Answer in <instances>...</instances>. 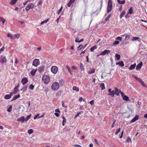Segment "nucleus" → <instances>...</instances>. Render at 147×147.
Instances as JSON below:
<instances>
[{
    "mask_svg": "<svg viewBox=\"0 0 147 147\" xmlns=\"http://www.w3.org/2000/svg\"><path fill=\"white\" fill-rule=\"evenodd\" d=\"M59 83L61 86H63L64 84V82L63 79H61L59 81Z\"/></svg>",
    "mask_w": 147,
    "mask_h": 147,
    "instance_id": "obj_37",
    "label": "nucleus"
},
{
    "mask_svg": "<svg viewBox=\"0 0 147 147\" xmlns=\"http://www.w3.org/2000/svg\"><path fill=\"white\" fill-rule=\"evenodd\" d=\"M100 3L101 4L100 8L99 9H97L96 11L93 13V14H95L96 16H97L98 14L101 10V9L102 7V0L100 1Z\"/></svg>",
    "mask_w": 147,
    "mask_h": 147,
    "instance_id": "obj_4",
    "label": "nucleus"
},
{
    "mask_svg": "<svg viewBox=\"0 0 147 147\" xmlns=\"http://www.w3.org/2000/svg\"><path fill=\"white\" fill-rule=\"evenodd\" d=\"M113 9V7L107 6V12L110 13Z\"/></svg>",
    "mask_w": 147,
    "mask_h": 147,
    "instance_id": "obj_23",
    "label": "nucleus"
},
{
    "mask_svg": "<svg viewBox=\"0 0 147 147\" xmlns=\"http://www.w3.org/2000/svg\"><path fill=\"white\" fill-rule=\"evenodd\" d=\"M129 13L131 14L133 13V10L132 7H130L128 11V12Z\"/></svg>",
    "mask_w": 147,
    "mask_h": 147,
    "instance_id": "obj_43",
    "label": "nucleus"
},
{
    "mask_svg": "<svg viewBox=\"0 0 147 147\" xmlns=\"http://www.w3.org/2000/svg\"><path fill=\"white\" fill-rule=\"evenodd\" d=\"M80 68L81 70H84L83 64L81 63H80Z\"/></svg>",
    "mask_w": 147,
    "mask_h": 147,
    "instance_id": "obj_49",
    "label": "nucleus"
},
{
    "mask_svg": "<svg viewBox=\"0 0 147 147\" xmlns=\"http://www.w3.org/2000/svg\"><path fill=\"white\" fill-rule=\"evenodd\" d=\"M115 94H116L117 96H119V90L118 89V88L115 87Z\"/></svg>",
    "mask_w": 147,
    "mask_h": 147,
    "instance_id": "obj_21",
    "label": "nucleus"
},
{
    "mask_svg": "<svg viewBox=\"0 0 147 147\" xmlns=\"http://www.w3.org/2000/svg\"><path fill=\"white\" fill-rule=\"evenodd\" d=\"M117 2L119 4H124L125 2V0H123L121 1L120 0H117Z\"/></svg>",
    "mask_w": 147,
    "mask_h": 147,
    "instance_id": "obj_31",
    "label": "nucleus"
},
{
    "mask_svg": "<svg viewBox=\"0 0 147 147\" xmlns=\"http://www.w3.org/2000/svg\"><path fill=\"white\" fill-rule=\"evenodd\" d=\"M109 94V95H110L112 97L114 96L115 95V91L114 90H111V89H109L108 91Z\"/></svg>",
    "mask_w": 147,
    "mask_h": 147,
    "instance_id": "obj_9",
    "label": "nucleus"
},
{
    "mask_svg": "<svg viewBox=\"0 0 147 147\" xmlns=\"http://www.w3.org/2000/svg\"><path fill=\"white\" fill-rule=\"evenodd\" d=\"M28 81V78L26 77H24L22 79L21 82L23 85H25Z\"/></svg>",
    "mask_w": 147,
    "mask_h": 147,
    "instance_id": "obj_8",
    "label": "nucleus"
},
{
    "mask_svg": "<svg viewBox=\"0 0 147 147\" xmlns=\"http://www.w3.org/2000/svg\"><path fill=\"white\" fill-rule=\"evenodd\" d=\"M97 47L96 45H95L90 48V51L92 52H93L94 49H96Z\"/></svg>",
    "mask_w": 147,
    "mask_h": 147,
    "instance_id": "obj_27",
    "label": "nucleus"
},
{
    "mask_svg": "<svg viewBox=\"0 0 147 147\" xmlns=\"http://www.w3.org/2000/svg\"><path fill=\"white\" fill-rule=\"evenodd\" d=\"M136 65V63H134V64L131 65L129 68V70H132L134 69Z\"/></svg>",
    "mask_w": 147,
    "mask_h": 147,
    "instance_id": "obj_19",
    "label": "nucleus"
},
{
    "mask_svg": "<svg viewBox=\"0 0 147 147\" xmlns=\"http://www.w3.org/2000/svg\"><path fill=\"white\" fill-rule=\"evenodd\" d=\"M120 128L117 129L115 133V134L116 135H117L120 132Z\"/></svg>",
    "mask_w": 147,
    "mask_h": 147,
    "instance_id": "obj_51",
    "label": "nucleus"
},
{
    "mask_svg": "<svg viewBox=\"0 0 147 147\" xmlns=\"http://www.w3.org/2000/svg\"><path fill=\"white\" fill-rule=\"evenodd\" d=\"M39 115H40L39 114H37L36 115L34 116V120L36 119L38 117Z\"/></svg>",
    "mask_w": 147,
    "mask_h": 147,
    "instance_id": "obj_59",
    "label": "nucleus"
},
{
    "mask_svg": "<svg viewBox=\"0 0 147 147\" xmlns=\"http://www.w3.org/2000/svg\"><path fill=\"white\" fill-rule=\"evenodd\" d=\"M31 115V114H30L27 116L26 118L25 119V121H27L29 119H30V118Z\"/></svg>",
    "mask_w": 147,
    "mask_h": 147,
    "instance_id": "obj_34",
    "label": "nucleus"
},
{
    "mask_svg": "<svg viewBox=\"0 0 147 147\" xmlns=\"http://www.w3.org/2000/svg\"><path fill=\"white\" fill-rule=\"evenodd\" d=\"M115 121H116V120H115L114 121H113V124L111 126V127L112 128H113L114 127V125L115 124Z\"/></svg>",
    "mask_w": 147,
    "mask_h": 147,
    "instance_id": "obj_61",
    "label": "nucleus"
},
{
    "mask_svg": "<svg viewBox=\"0 0 147 147\" xmlns=\"http://www.w3.org/2000/svg\"><path fill=\"white\" fill-rule=\"evenodd\" d=\"M62 118L63 119L62 121V125H63L64 126L66 122V119L65 117L63 116L62 117Z\"/></svg>",
    "mask_w": 147,
    "mask_h": 147,
    "instance_id": "obj_26",
    "label": "nucleus"
},
{
    "mask_svg": "<svg viewBox=\"0 0 147 147\" xmlns=\"http://www.w3.org/2000/svg\"><path fill=\"white\" fill-rule=\"evenodd\" d=\"M119 65L121 67H123L124 66V64L123 61H119Z\"/></svg>",
    "mask_w": 147,
    "mask_h": 147,
    "instance_id": "obj_42",
    "label": "nucleus"
},
{
    "mask_svg": "<svg viewBox=\"0 0 147 147\" xmlns=\"http://www.w3.org/2000/svg\"><path fill=\"white\" fill-rule=\"evenodd\" d=\"M42 81L45 84H48L50 81V79L49 76L48 75H44L42 78Z\"/></svg>",
    "mask_w": 147,
    "mask_h": 147,
    "instance_id": "obj_2",
    "label": "nucleus"
},
{
    "mask_svg": "<svg viewBox=\"0 0 147 147\" xmlns=\"http://www.w3.org/2000/svg\"><path fill=\"white\" fill-rule=\"evenodd\" d=\"M7 61V60L6 57L3 55H1L0 57V62L2 64H3L4 63H6Z\"/></svg>",
    "mask_w": 147,
    "mask_h": 147,
    "instance_id": "obj_6",
    "label": "nucleus"
},
{
    "mask_svg": "<svg viewBox=\"0 0 147 147\" xmlns=\"http://www.w3.org/2000/svg\"><path fill=\"white\" fill-rule=\"evenodd\" d=\"M119 43V42L117 40H115L113 44V45H116L118 44Z\"/></svg>",
    "mask_w": 147,
    "mask_h": 147,
    "instance_id": "obj_54",
    "label": "nucleus"
},
{
    "mask_svg": "<svg viewBox=\"0 0 147 147\" xmlns=\"http://www.w3.org/2000/svg\"><path fill=\"white\" fill-rule=\"evenodd\" d=\"M107 6L113 7L112 2L111 0L108 1Z\"/></svg>",
    "mask_w": 147,
    "mask_h": 147,
    "instance_id": "obj_29",
    "label": "nucleus"
},
{
    "mask_svg": "<svg viewBox=\"0 0 147 147\" xmlns=\"http://www.w3.org/2000/svg\"><path fill=\"white\" fill-rule=\"evenodd\" d=\"M73 3L74 1H71V0H70L69 2L67 4V6L68 7H70Z\"/></svg>",
    "mask_w": 147,
    "mask_h": 147,
    "instance_id": "obj_38",
    "label": "nucleus"
},
{
    "mask_svg": "<svg viewBox=\"0 0 147 147\" xmlns=\"http://www.w3.org/2000/svg\"><path fill=\"white\" fill-rule=\"evenodd\" d=\"M11 98V96L9 94H6L4 98L6 99H9Z\"/></svg>",
    "mask_w": 147,
    "mask_h": 147,
    "instance_id": "obj_40",
    "label": "nucleus"
},
{
    "mask_svg": "<svg viewBox=\"0 0 147 147\" xmlns=\"http://www.w3.org/2000/svg\"><path fill=\"white\" fill-rule=\"evenodd\" d=\"M18 0H11L10 2V4L12 5H14L17 2Z\"/></svg>",
    "mask_w": 147,
    "mask_h": 147,
    "instance_id": "obj_41",
    "label": "nucleus"
},
{
    "mask_svg": "<svg viewBox=\"0 0 147 147\" xmlns=\"http://www.w3.org/2000/svg\"><path fill=\"white\" fill-rule=\"evenodd\" d=\"M122 98L123 100L126 101H127L128 100V97L126 95H124Z\"/></svg>",
    "mask_w": 147,
    "mask_h": 147,
    "instance_id": "obj_35",
    "label": "nucleus"
},
{
    "mask_svg": "<svg viewBox=\"0 0 147 147\" xmlns=\"http://www.w3.org/2000/svg\"><path fill=\"white\" fill-rule=\"evenodd\" d=\"M115 57L116 58L117 60H119L120 59L121 56L120 55L116 53L115 55Z\"/></svg>",
    "mask_w": 147,
    "mask_h": 147,
    "instance_id": "obj_36",
    "label": "nucleus"
},
{
    "mask_svg": "<svg viewBox=\"0 0 147 147\" xmlns=\"http://www.w3.org/2000/svg\"><path fill=\"white\" fill-rule=\"evenodd\" d=\"M40 62L39 60L38 59H34L32 62V65L36 67L40 65Z\"/></svg>",
    "mask_w": 147,
    "mask_h": 147,
    "instance_id": "obj_3",
    "label": "nucleus"
},
{
    "mask_svg": "<svg viewBox=\"0 0 147 147\" xmlns=\"http://www.w3.org/2000/svg\"><path fill=\"white\" fill-rule=\"evenodd\" d=\"M20 97V95L19 94L15 95L11 101H13Z\"/></svg>",
    "mask_w": 147,
    "mask_h": 147,
    "instance_id": "obj_17",
    "label": "nucleus"
},
{
    "mask_svg": "<svg viewBox=\"0 0 147 147\" xmlns=\"http://www.w3.org/2000/svg\"><path fill=\"white\" fill-rule=\"evenodd\" d=\"M126 142L127 143H130L131 142V139L129 137H128L127 138V139L126 140Z\"/></svg>",
    "mask_w": 147,
    "mask_h": 147,
    "instance_id": "obj_47",
    "label": "nucleus"
},
{
    "mask_svg": "<svg viewBox=\"0 0 147 147\" xmlns=\"http://www.w3.org/2000/svg\"><path fill=\"white\" fill-rule=\"evenodd\" d=\"M37 71V69H32L31 71V74H32V76H34L35 75V73H36V71Z\"/></svg>",
    "mask_w": 147,
    "mask_h": 147,
    "instance_id": "obj_24",
    "label": "nucleus"
},
{
    "mask_svg": "<svg viewBox=\"0 0 147 147\" xmlns=\"http://www.w3.org/2000/svg\"><path fill=\"white\" fill-rule=\"evenodd\" d=\"M59 87V84L57 82H54L52 84L51 88V89L53 90H57Z\"/></svg>",
    "mask_w": 147,
    "mask_h": 147,
    "instance_id": "obj_1",
    "label": "nucleus"
},
{
    "mask_svg": "<svg viewBox=\"0 0 147 147\" xmlns=\"http://www.w3.org/2000/svg\"><path fill=\"white\" fill-rule=\"evenodd\" d=\"M7 36L9 37L10 38L13 39H15V37L13 36V35H12L10 33H7Z\"/></svg>",
    "mask_w": 147,
    "mask_h": 147,
    "instance_id": "obj_22",
    "label": "nucleus"
},
{
    "mask_svg": "<svg viewBox=\"0 0 147 147\" xmlns=\"http://www.w3.org/2000/svg\"><path fill=\"white\" fill-rule=\"evenodd\" d=\"M116 39L117 40H119L121 41L122 40V38L121 37L119 36L117 37V38H116Z\"/></svg>",
    "mask_w": 147,
    "mask_h": 147,
    "instance_id": "obj_60",
    "label": "nucleus"
},
{
    "mask_svg": "<svg viewBox=\"0 0 147 147\" xmlns=\"http://www.w3.org/2000/svg\"><path fill=\"white\" fill-rule=\"evenodd\" d=\"M74 146L75 147H82L81 146L78 144H75Z\"/></svg>",
    "mask_w": 147,
    "mask_h": 147,
    "instance_id": "obj_64",
    "label": "nucleus"
},
{
    "mask_svg": "<svg viewBox=\"0 0 147 147\" xmlns=\"http://www.w3.org/2000/svg\"><path fill=\"white\" fill-rule=\"evenodd\" d=\"M132 77L134 78H135L136 80H138L139 78L137 77L136 76L134 75H132Z\"/></svg>",
    "mask_w": 147,
    "mask_h": 147,
    "instance_id": "obj_62",
    "label": "nucleus"
},
{
    "mask_svg": "<svg viewBox=\"0 0 147 147\" xmlns=\"http://www.w3.org/2000/svg\"><path fill=\"white\" fill-rule=\"evenodd\" d=\"M143 63L142 62H141L139 63L137 65L136 69V70H138L140 69Z\"/></svg>",
    "mask_w": 147,
    "mask_h": 147,
    "instance_id": "obj_12",
    "label": "nucleus"
},
{
    "mask_svg": "<svg viewBox=\"0 0 147 147\" xmlns=\"http://www.w3.org/2000/svg\"><path fill=\"white\" fill-rule=\"evenodd\" d=\"M42 3V0H40L38 2V3L37 5L39 6L41 5Z\"/></svg>",
    "mask_w": 147,
    "mask_h": 147,
    "instance_id": "obj_57",
    "label": "nucleus"
},
{
    "mask_svg": "<svg viewBox=\"0 0 147 147\" xmlns=\"http://www.w3.org/2000/svg\"><path fill=\"white\" fill-rule=\"evenodd\" d=\"M30 89L33 90L34 88V86L32 84H31L29 86Z\"/></svg>",
    "mask_w": 147,
    "mask_h": 147,
    "instance_id": "obj_46",
    "label": "nucleus"
},
{
    "mask_svg": "<svg viewBox=\"0 0 147 147\" xmlns=\"http://www.w3.org/2000/svg\"><path fill=\"white\" fill-rule=\"evenodd\" d=\"M51 70L53 74H56L58 71V67L56 66H52L51 68Z\"/></svg>",
    "mask_w": 147,
    "mask_h": 147,
    "instance_id": "obj_5",
    "label": "nucleus"
},
{
    "mask_svg": "<svg viewBox=\"0 0 147 147\" xmlns=\"http://www.w3.org/2000/svg\"><path fill=\"white\" fill-rule=\"evenodd\" d=\"M140 83L144 87H146V85L144 84V83L143 81H141V82Z\"/></svg>",
    "mask_w": 147,
    "mask_h": 147,
    "instance_id": "obj_52",
    "label": "nucleus"
},
{
    "mask_svg": "<svg viewBox=\"0 0 147 147\" xmlns=\"http://www.w3.org/2000/svg\"><path fill=\"white\" fill-rule=\"evenodd\" d=\"M27 86L26 85H25L24 86V87H23V88L24 89V92L27 90Z\"/></svg>",
    "mask_w": 147,
    "mask_h": 147,
    "instance_id": "obj_55",
    "label": "nucleus"
},
{
    "mask_svg": "<svg viewBox=\"0 0 147 147\" xmlns=\"http://www.w3.org/2000/svg\"><path fill=\"white\" fill-rule=\"evenodd\" d=\"M112 14L111 13H110L108 16H107V17H106V18L105 19V23H106V22L108 21L109 22V19L110 18L112 17ZM109 22H108V23Z\"/></svg>",
    "mask_w": 147,
    "mask_h": 147,
    "instance_id": "obj_14",
    "label": "nucleus"
},
{
    "mask_svg": "<svg viewBox=\"0 0 147 147\" xmlns=\"http://www.w3.org/2000/svg\"><path fill=\"white\" fill-rule=\"evenodd\" d=\"M129 13H127L125 15V17L126 19H127L129 18L130 17V16L129 15Z\"/></svg>",
    "mask_w": 147,
    "mask_h": 147,
    "instance_id": "obj_56",
    "label": "nucleus"
},
{
    "mask_svg": "<svg viewBox=\"0 0 147 147\" xmlns=\"http://www.w3.org/2000/svg\"><path fill=\"white\" fill-rule=\"evenodd\" d=\"M73 90L74 91H76V92H78L79 91V88L77 87L76 86H74L73 87Z\"/></svg>",
    "mask_w": 147,
    "mask_h": 147,
    "instance_id": "obj_32",
    "label": "nucleus"
},
{
    "mask_svg": "<svg viewBox=\"0 0 147 147\" xmlns=\"http://www.w3.org/2000/svg\"><path fill=\"white\" fill-rule=\"evenodd\" d=\"M131 40L133 41L136 40H137L138 41H140V37H138L133 36L132 37V39H131Z\"/></svg>",
    "mask_w": 147,
    "mask_h": 147,
    "instance_id": "obj_15",
    "label": "nucleus"
},
{
    "mask_svg": "<svg viewBox=\"0 0 147 147\" xmlns=\"http://www.w3.org/2000/svg\"><path fill=\"white\" fill-rule=\"evenodd\" d=\"M111 51L109 50H105L100 53V55H105L109 53Z\"/></svg>",
    "mask_w": 147,
    "mask_h": 147,
    "instance_id": "obj_10",
    "label": "nucleus"
},
{
    "mask_svg": "<svg viewBox=\"0 0 147 147\" xmlns=\"http://www.w3.org/2000/svg\"><path fill=\"white\" fill-rule=\"evenodd\" d=\"M95 69L93 68L92 69L91 68L90 69V70L88 71V74H92L94 73L95 72Z\"/></svg>",
    "mask_w": 147,
    "mask_h": 147,
    "instance_id": "obj_18",
    "label": "nucleus"
},
{
    "mask_svg": "<svg viewBox=\"0 0 147 147\" xmlns=\"http://www.w3.org/2000/svg\"><path fill=\"white\" fill-rule=\"evenodd\" d=\"M119 92H120L122 97L124 95V94L123 92H121V90H119Z\"/></svg>",
    "mask_w": 147,
    "mask_h": 147,
    "instance_id": "obj_63",
    "label": "nucleus"
},
{
    "mask_svg": "<svg viewBox=\"0 0 147 147\" xmlns=\"http://www.w3.org/2000/svg\"><path fill=\"white\" fill-rule=\"evenodd\" d=\"M12 109V105H10L7 109V111L9 112H10L11 111Z\"/></svg>",
    "mask_w": 147,
    "mask_h": 147,
    "instance_id": "obj_30",
    "label": "nucleus"
},
{
    "mask_svg": "<svg viewBox=\"0 0 147 147\" xmlns=\"http://www.w3.org/2000/svg\"><path fill=\"white\" fill-rule=\"evenodd\" d=\"M20 36V34H15V36H14L18 39L19 37Z\"/></svg>",
    "mask_w": 147,
    "mask_h": 147,
    "instance_id": "obj_53",
    "label": "nucleus"
},
{
    "mask_svg": "<svg viewBox=\"0 0 147 147\" xmlns=\"http://www.w3.org/2000/svg\"><path fill=\"white\" fill-rule=\"evenodd\" d=\"M55 112L56 113H60V111L59 109H55Z\"/></svg>",
    "mask_w": 147,
    "mask_h": 147,
    "instance_id": "obj_58",
    "label": "nucleus"
},
{
    "mask_svg": "<svg viewBox=\"0 0 147 147\" xmlns=\"http://www.w3.org/2000/svg\"><path fill=\"white\" fill-rule=\"evenodd\" d=\"M125 11H122V12L120 14V15L119 16V18L120 19H121L122 17L123 16L125 15Z\"/></svg>",
    "mask_w": 147,
    "mask_h": 147,
    "instance_id": "obj_25",
    "label": "nucleus"
},
{
    "mask_svg": "<svg viewBox=\"0 0 147 147\" xmlns=\"http://www.w3.org/2000/svg\"><path fill=\"white\" fill-rule=\"evenodd\" d=\"M83 47V46L82 45H79L78 48V50H80L82 49Z\"/></svg>",
    "mask_w": 147,
    "mask_h": 147,
    "instance_id": "obj_50",
    "label": "nucleus"
},
{
    "mask_svg": "<svg viewBox=\"0 0 147 147\" xmlns=\"http://www.w3.org/2000/svg\"><path fill=\"white\" fill-rule=\"evenodd\" d=\"M24 117L22 116L21 117L18 118L17 119V121H20L22 123H23L25 121Z\"/></svg>",
    "mask_w": 147,
    "mask_h": 147,
    "instance_id": "obj_13",
    "label": "nucleus"
},
{
    "mask_svg": "<svg viewBox=\"0 0 147 147\" xmlns=\"http://www.w3.org/2000/svg\"><path fill=\"white\" fill-rule=\"evenodd\" d=\"M39 69L38 70L39 72L40 73H41L43 72L44 70L45 69V67L43 65L40 66L39 67Z\"/></svg>",
    "mask_w": 147,
    "mask_h": 147,
    "instance_id": "obj_16",
    "label": "nucleus"
},
{
    "mask_svg": "<svg viewBox=\"0 0 147 147\" xmlns=\"http://www.w3.org/2000/svg\"><path fill=\"white\" fill-rule=\"evenodd\" d=\"M139 118V116L136 115V116L131 120L130 123H132L135 122Z\"/></svg>",
    "mask_w": 147,
    "mask_h": 147,
    "instance_id": "obj_11",
    "label": "nucleus"
},
{
    "mask_svg": "<svg viewBox=\"0 0 147 147\" xmlns=\"http://www.w3.org/2000/svg\"><path fill=\"white\" fill-rule=\"evenodd\" d=\"M130 34H126L125 36V40H128L129 38L130 37Z\"/></svg>",
    "mask_w": 147,
    "mask_h": 147,
    "instance_id": "obj_39",
    "label": "nucleus"
},
{
    "mask_svg": "<svg viewBox=\"0 0 147 147\" xmlns=\"http://www.w3.org/2000/svg\"><path fill=\"white\" fill-rule=\"evenodd\" d=\"M0 20L2 22L3 24H4L6 21V20L4 18L1 17H0Z\"/></svg>",
    "mask_w": 147,
    "mask_h": 147,
    "instance_id": "obj_33",
    "label": "nucleus"
},
{
    "mask_svg": "<svg viewBox=\"0 0 147 147\" xmlns=\"http://www.w3.org/2000/svg\"><path fill=\"white\" fill-rule=\"evenodd\" d=\"M34 7V4L31 3L30 4H28L26 7L25 9L26 11H28L30 9H32Z\"/></svg>",
    "mask_w": 147,
    "mask_h": 147,
    "instance_id": "obj_7",
    "label": "nucleus"
},
{
    "mask_svg": "<svg viewBox=\"0 0 147 147\" xmlns=\"http://www.w3.org/2000/svg\"><path fill=\"white\" fill-rule=\"evenodd\" d=\"M33 129H30L28 130V134H30L33 132Z\"/></svg>",
    "mask_w": 147,
    "mask_h": 147,
    "instance_id": "obj_48",
    "label": "nucleus"
},
{
    "mask_svg": "<svg viewBox=\"0 0 147 147\" xmlns=\"http://www.w3.org/2000/svg\"><path fill=\"white\" fill-rule=\"evenodd\" d=\"M62 91L61 90L58 91L56 94V96H59L61 95Z\"/></svg>",
    "mask_w": 147,
    "mask_h": 147,
    "instance_id": "obj_45",
    "label": "nucleus"
},
{
    "mask_svg": "<svg viewBox=\"0 0 147 147\" xmlns=\"http://www.w3.org/2000/svg\"><path fill=\"white\" fill-rule=\"evenodd\" d=\"M100 87L101 90H104L105 89V86L104 83H101L100 85Z\"/></svg>",
    "mask_w": 147,
    "mask_h": 147,
    "instance_id": "obj_28",
    "label": "nucleus"
},
{
    "mask_svg": "<svg viewBox=\"0 0 147 147\" xmlns=\"http://www.w3.org/2000/svg\"><path fill=\"white\" fill-rule=\"evenodd\" d=\"M66 67L67 68V69L69 71V73L71 75H72V74L71 73V71H72V70L70 69V68L67 65H66Z\"/></svg>",
    "mask_w": 147,
    "mask_h": 147,
    "instance_id": "obj_44",
    "label": "nucleus"
},
{
    "mask_svg": "<svg viewBox=\"0 0 147 147\" xmlns=\"http://www.w3.org/2000/svg\"><path fill=\"white\" fill-rule=\"evenodd\" d=\"M19 87V84H18L16 86L15 88H14L13 90V92L15 94H16L18 91V90H17V89Z\"/></svg>",
    "mask_w": 147,
    "mask_h": 147,
    "instance_id": "obj_20",
    "label": "nucleus"
}]
</instances>
